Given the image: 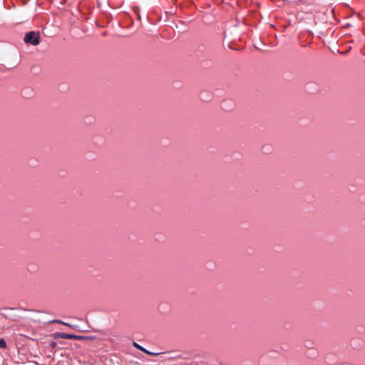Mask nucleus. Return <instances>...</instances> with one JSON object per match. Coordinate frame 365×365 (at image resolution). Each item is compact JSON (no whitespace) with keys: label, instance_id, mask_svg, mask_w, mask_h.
<instances>
[{"label":"nucleus","instance_id":"nucleus-2","mask_svg":"<svg viewBox=\"0 0 365 365\" xmlns=\"http://www.w3.org/2000/svg\"><path fill=\"white\" fill-rule=\"evenodd\" d=\"M56 336L57 337H59L61 339H65L81 340V339H84L86 338V336H83L73 335V334H66V333H56Z\"/></svg>","mask_w":365,"mask_h":365},{"label":"nucleus","instance_id":"nucleus-1","mask_svg":"<svg viewBox=\"0 0 365 365\" xmlns=\"http://www.w3.org/2000/svg\"><path fill=\"white\" fill-rule=\"evenodd\" d=\"M24 41L27 44L37 46L40 43V33L38 31H29L26 34Z\"/></svg>","mask_w":365,"mask_h":365},{"label":"nucleus","instance_id":"nucleus-4","mask_svg":"<svg viewBox=\"0 0 365 365\" xmlns=\"http://www.w3.org/2000/svg\"><path fill=\"white\" fill-rule=\"evenodd\" d=\"M53 322H56V323H58V324H65V325H66V326H68V327H73V328H74V327H76V326L70 325V324H67V323L63 322H62V321H61V320H55V321H53Z\"/></svg>","mask_w":365,"mask_h":365},{"label":"nucleus","instance_id":"nucleus-5","mask_svg":"<svg viewBox=\"0 0 365 365\" xmlns=\"http://www.w3.org/2000/svg\"><path fill=\"white\" fill-rule=\"evenodd\" d=\"M0 347L1 348H6V343L4 339H0Z\"/></svg>","mask_w":365,"mask_h":365},{"label":"nucleus","instance_id":"nucleus-3","mask_svg":"<svg viewBox=\"0 0 365 365\" xmlns=\"http://www.w3.org/2000/svg\"><path fill=\"white\" fill-rule=\"evenodd\" d=\"M133 346L135 348H137L138 349H139V350L143 351L144 353L147 354L148 355H150V356H158V355H159V353L150 352V351H148L147 349H145V348H143V346H141L140 345L137 344L136 342L133 343Z\"/></svg>","mask_w":365,"mask_h":365}]
</instances>
